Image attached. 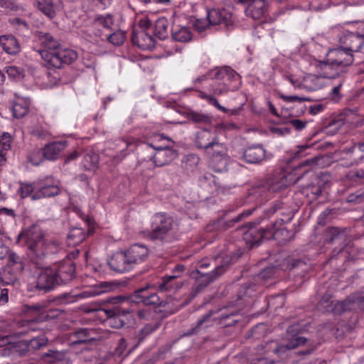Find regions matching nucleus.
I'll return each instance as SVG.
<instances>
[{"instance_id": "29", "label": "nucleus", "mask_w": 364, "mask_h": 364, "mask_svg": "<svg viewBox=\"0 0 364 364\" xmlns=\"http://www.w3.org/2000/svg\"><path fill=\"white\" fill-rule=\"evenodd\" d=\"M68 146V141L65 140L56 141L48 143L43 149V156L49 161L56 160L60 153Z\"/></svg>"}, {"instance_id": "8", "label": "nucleus", "mask_w": 364, "mask_h": 364, "mask_svg": "<svg viewBox=\"0 0 364 364\" xmlns=\"http://www.w3.org/2000/svg\"><path fill=\"white\" fill-rule=\"evenodd\" d=\"M146 145L154 151L149 159L153 161L155 166L162 167L168 165L178 157V151L168 146H156L151 143H147Z\"/></svg>"}, {"instance_id": "4", "label": "nucleus", "mask_w": 364, "mask_h": 364, "mask_svg": "<svg viewBox=\"0 0 364 364\" xmlns=\"http://www.w3.org/2000/svg\"><path fill=\"white\" fill-rule=\"evenodd\" d=\"M150 228L149 230L144 232L145 237L151 241L164 242L169 241L173 237L178 224L169 214L159 212L151 217Z\"/></svg>"}, {"instance_id": "40", "label": "nucleus", "mask_w": 364, "mask_h": 364, "mask_svg": "<svg viewBox=\"0 0 364 364\" xmlns=\"http://www.w3.org/2000/svg\"><path fill=\"white\" fill-rule=\"evenodd\" d=\"M200 160V159L197 154H186L181 160V166L186 173H192L198 168Z\"/></svg>"}, {"instance_id": "48", "label": "nucleus", "mask_w": 364, "mask_h": 364, "mask_svg": "<svg viewBox=\"0 0 364 364\" xmlns=\"http://www.w3.org/2000/svg\"><path fill=\"white\" fill-rule=\"evenodd\" d=\"M288 267L291 271H294L295 273L301 274L304 276L309 269V265L302 259H291L288 262Z\"/></svg>"}, {"instance_id": "54", "label": "nucleus", "mask_w": 364, "mask_h": 364, "mask_svg": "<svg viewBox=\"0 0 364 364\" xmlns=\"http://www.w3.org/2000/svg\"><path fill=\"white\" fill-rule=\"evenodd\" d=\"M210 164L213 168L217 172H222L227 168L228 164V156H212L210 157Z\"/></svg>"}, {"instance_id": "3", "label": "nucleus", "mask_w": 364, "mask_h": 364, "mask_svg": "<svg viewBox=\"0 0 364 364\" xmlns=\"http://www.w3.org/2000/svg\"><path fill=\"white\" fill-rule=\"evenodd\" d=\"M18 239L26 245L27 255L31 261L37 267H42L41 262L46 257V237L41 228L33 225L23 230L18 235Z\"/></svg>"}, {"instance_id": "51", "label": "nucleus", "mask_w": 364, "mask_h": 364, "mask_svg": "<svg viewBox=\"0 0 364 364\" xmlns=\"http://www.w3.org/2000/svg\"><path fill=\"white\" fill-rule=\"evenodd\" d=\"M99 157L95 153H87L84 155L82 164L87 171L95 170L97 167Z\"/></svg>"}, {"instance_id": "27", "label": "nucleus", "mask_w": 364, "mask_h": 364, "mask_svg": "<svg viewBox=\"0 0 364 364\" xmlns=\"http://www.w3.org/2000/svg\"><path fill=\"white\" fill-rule=\"evenodd\" d=\"M212 73L215 75V77L217 80H220L224 84L227 85L237 82L238 89L240 88L241 84L240 76L231 68L223 67L218 69H215L210 73L208 75H211Z\"/></svg>"}, {"instance_id": "46", "label": "nucleus", "mask_w": 364, "mask_h": 364, "mask_svg": "<svg viewBox=\"0 0 364 364\" xmlns=\"http://www.w3.org/2000/svg\"><path fill=\"white\" fill-rule=\"evenodd\" d=\"M87 233L84 230L79 228H72L68 235V242L69 245L75 246L85 240Z\"/></svg>"}, {"instance_id": "7", "label": "nucleus", "mask_w": 364, "mask_h": 364, "mask_svg": "<svg viewBox=\"0 0 364 364\" xmlns=\"http://www.w3.org/2000/svg\"><path fill=\"white\" fill-rule=\"evenodd\" d=\"M303 330V325L299 323H294L287 328V335L289 336V341L285 344L278 345L277 343L270 341L269 345L275 346L271 349L269 347L267 351L272 350L275 354H280L286 352L287 350L294 349L300 346L304 345L306 342L304 337L298 336L297 335Z\"/></svg>"}, {"instance_id": "31", "label": "nucleus", "mask_w": 364, "mask_h": 364, "mask_svg": "<svg viewBox=\"0 0 364 364\" xmlns=\"http://www.w3.org/2000/svg\"><path fill=\"white\" fill-rule=\"evenodd\" d=\"M266 157V150L261 145L247 147L243 152L242 158L248 164H257Z\"/></svg>"}, {"instance_id": "30", "label": "nucleus", "mask_w": 364, "mask_h": 364, "mask_svg": "<svg viewBox=\"0 0 364 364\" xmlns=\"http://www.w3.org/2000/svg\"><path fill=\"white\" fill-rule=\"evenodd\" d=\"M132 41L142 50L152 49L156 44L154 38L145 31H133Z\"/></svg>"}, {"instance_id": "55", "label": "nucleus", "mask_w": 364, "mask_h": 364, "mask_svg": "<svg viewBox=\"0 0 364 364\" xmlns=\"http://www.w3.org/2000/svg\"><path fill=\"white\" fill-rule=\"evenodd\" d=\"M16 217L15 210L7 208H0V223L6 224L15 221Z\"/></svg>"}, {"instance_id": "6", "label": "nucleus", "mask_w": 364, "mask_h": 364, "mask_svg": "<svg viewBox=\"0 0 364 364\" xmlns=\"http://www.w3.org/2000/svg\"><path fill=\"white\" fill-rule=\"evenodd\" d=\"M38 53L47 65L54 68H61L65 65H70L78 57L77 53L75 50L62 47L55 52L38 50Z\"/></svg>"}, {"instance_id": "23", "label": "nucleus", "mask_w": 364, "mask_h": 364, "mask_svg": "<svg viewBox=\"0 0 364 364\" xmlns=\"http://www.w3.org/2000/svg\"><path fill=\"white\" fill-rule=\"evenodd\" d=\"M283 223L276 220L272 227L271 230V239L277 240V242L282 245L294 239L295 236V231L293 230H287L286 228H280Z\"/></svg>"}, {"instance_id": "60", "label": "nucleus", "mask_w": 364, "mask_h": 364, "mask_svg": "<svg viewBox=\"0 0 364 364\" xmlns=\"http://www.w3.org/2000/svg\"><path fill=\"white\" fill-rule=\"evenodd\" d=\"M285 303V296L283 294H277L271 296L268 301V306L269 308L277 309L282 307Z\"/></svg>"}, {"instance_id": "15", "label": "nucleus", "mask_w": 364, "mask_h": 364, "mask_svg": "<svg viewBox=\"0 0 364 364\" xmlns=\"http://www.w3.org/2000/svg\"><path fill=\"white\" fill-rule=\"evenodd\" d=\"M52 267L59 285L67 284L75 277V265L70 260L61 262Z\"/></svg>"}, {"instance_id": "36", "label": "nucleus", "mask_w": 364, "mask_h": 364, "mask_svg": "<svg viewBox=\"0 0 364 364\" xmlns=\"http://www.w3.org/2000/svg\"><path fill=\"white\" fill-rule=\"evenodd\" d=\"M0 45L6 53L11 55H16L21 51L20 43L13 36H0Z\"/></svg>"}, {"instance_id": "53", "label": "nucleus", "mask_w": 364, "mask_h": 364, "mask_svg": "<svg viewBox=\"0 0 364 364\" xmlns=\"http://www.w3.org/2000/svg\"><path fill=\"white\" fill-rule=\"evenodd\" d=\"M274 267H267L262 269L259 274L255 275L252 279L258 286L264 285L267 279L271 278L274 274Z\"/></svg>"}, {"instance_id": "17", "label": "nucleus", "mask_w": 364, "mask_h": 364, "mask_svg": "<svg viewBox=\"0 0 364 364\" xmlns=\"http://www.w3.org/2000/svg\"><path fill=\"white\" fill-rule=\"evenodd\" d=\"M362 301H364V294H355L342 301H331L325 308L327 311H331L334 314H341L344 311L350 310L354 303Z\"/></svg>"}, {"instance_id": "41", "label": "nucleus", "mask_w": 364, "mask_h": 364, "mask_svg": "<svg viewBox=\"0 0 364 364\" xmlns=\"http://www.w3.org/2000/svg\"><path fill=\"white\" fill-rule=\"evenodd\" d=\"M187 119L192 123L200 125H209L212 123V116L196 111H188L186 113Z\"/></svg>"}, {"instance_id": "63", "label": "nucleus", "mask_w": 364, "mask_h": 364, "mask_svg": "<svg viewBox=\"0 0 364 364\" xmlns=\"http://www.w3.org/2000/svg\"><path fill=\"white\" fill-rule=\"evenodd\" d=\"M60 249V244L58 241L46 237V255L48 254H55L58 252Z\"/></svg>"}, {"instance_id": "59", "label": "nucleus", "mask_w": 364, "mask_h": 364, "mask_svg": "<svg viewBox=\"0 0 364 364\" xmlns=\"http://www.w3.org/2000/svg\"><path fill=\"white\" fill-rule=\"evenodd\" d=\"M364 201V191L358 190L354 193H351L346 197V202L350 204H360Z\"/></svg>"}, {"instance_id": "64", "label": "nucleus", "mask_w": 364, "mask_h": 364, "mask_svg": "<svg viewBox=\"0 0 364 364\" xmlns=\"http://www.w3.org/2000/svg\"><path fill=\"white\" fill-rule=\"evenodd\" d=\"M200 97L203 99L206 100L209 104L213 105L215 107H216L219 110L222 111L223 112H228V109L225 108V107L221 106L220 105L218 100L215 97H214L213 95L202 93L200 95Z\"/></svg>"}, {"instance_id": "37", "label": "nucleus", "mask_w": 364, "mask_h": 364, "mask_svg": "<svg viewBox=\"0 0 364 364\" xmlns=\"http://www.w3.org/2000/svg\"><path fill=\"white\" fill-rule=\"evenodd\" d=\"M177 279L178 276L165 275L156 288L161 292L178 290L181 287V284Z\"/></svg>"}, {"instance_id": "9", "label": "nucleus", "mask_w": 364, "mask_h": 364, "mask_svg": "<svg viewBox=\"0 0 364 364\" xmlns=\"http://www.w3.org/2000/svg\"><path fill=\"white\" fill-rule=\"evenodd\" d=\"M264 213L270 217L277 214L280 217L277 220L281 223H289L294 218L295 210L289 204V200L285 198L282 200H277L264 210Z\"/></svg>"}, {"instance_id": "34", "label": "nucleus", "mask_w": 364, "mask_h": 364, "mask_svg": "<svg viewBox=\"0 0 364 364\" xmlns=\"http://www.w3.org/2000/svg\"><path fill=\"white\" fill-rule=\"evenodd\" d=\"M38 39L40 45L43 47L41 50L55 52L61 47L59 41L49 33L39 32Z\"/></svg>"}, {"instance_id": "1", "label": "nucleus", "mask_w": 364, "mask_h": 364, "mask_svg": "<svg viewBox=\"0 0 364 364\" xmlns=\"http://www.w3.org/2000/svg\"><path fill=\"white\" fill-rule=\"evenodd\" d=\"M258 284L252 279L245 284L237 294L235 301L217 311L210 310L195 324L183 333L184 336L197 335L214 324L215 320L220 321L234 317L245 307L250 306L257 294H260Z\"/></svg>"}, {"instance_id": "39", "label": "nucleus", "mask_w": 364, "mask_h": 364, "mask_svg": "<svg viewBox=\"0 0 364 364\" xmlns=\"http://www.w3.org/2000/svg\"><path fill=\"white\" fill-rule=\"evenodd\" d=\"M29 110V101L28 99L17 97L11 107L13 116L16 119L25 117Z\"/></svg>"}, {"instance_id": "19", "label": "nucleus", "mask_w": 364, "mask_h": 364, "mask_svg": "<svg viewBox=\"0 0 364 364\" xmlns=\"http://www.w3.org/2000/svg\"><path fill=\"white\" fill-rule=\"evenodd\" d=\"M111 287L112 286L109 283L103 282L101 284L100 288H95L93 289L84 291L83 292L77 295L64 294L59 296V299L61 301L62 303L71 304L75 302L78 298H87L98 296L103 292L109 291L111 289Z\"/></svg>"}, {"instance_id": "52", "label": "nucleus", "mask_w": 364, "mask_h": 364, "mask_svg": "<svg viewBox=\"0 0 364 364\" xmlns=\"http://www.w3.org/2000/svg\"><path fill=\"white\" fill-rule=\"evenodd\" d=\"M48 338L45 336H38L29 341H26L30 353L46 346L48 343Z\"/></svg>"}, {"instance_id": "20", "label": "nucleus", "mask_w": 364, "mask_h": 364, "mask_svg": "<svg viewBox=\"0 0 364 364\" xmlns=\"http://www.w3.org/2000/svg\"><path fill=\"white\" fill-rule=\"evenodd\" d=\"M207 18L208 25H223L229 28L232 26V15L226 9H213L208 11Z\"/></svg>"}, {"instance_id": "49", "label": "nucleus", "mask_w": 364, "mask_h": 364, "mask_svg": "<svg viewBox=\"0 0 364 364\" xmlns=\"http://www.w3.org/2000/svg\"><path fill=\"white\" fill-rule=\"evenodd\" d=\"M12 139L11 135L6 132L0 136V164L6 161V152L11 147Z\"/></svg>"}, {"instance_id": "21", "label": "nucleus", "mask_w": 364, "mask_h": 364, "mask_svg": "<svg viewBox=\"0 0 364 364\" xmlns=\"http://www.w3.org/2000/svg\"><path fill=\"white\" fill-rule=\"evenodd\" d=\"M240 3H247L245 9L247 16L257 20L264 16L267 11V3L265 0H239Z\"/></svg>"}, {"instance_id": "42", "label": "nucleus", "mask_w": 364, "mask_h": 364, "mask_svg": "<svg viewBox=\"0 0 364 364\" xmlns=\"http://www.w3.org/2000/svg\"><path fill=\"white\" fill-rule=\"evenodd\" d=\"M103 311L107 317V322L108 325L112 328H120L125 325L126 322L121 317L120 311H117V312H116L111 310H103Z\"/></svg>"}, {"instance_id": "44", "label": "nucleus", "mask_w": 364, "mask_h": 364, "mask_svg": "<svg viewBox=\"0 0 364 364\" xmlns=\"http://www.w3.org/2000/svg\"><path fill=\"white\" fill-rule=\"evenodd\" d=\"M168 21L165 17L159 18L154 25V35L160 40L168 37Z\"/></svg>"}, {"instance_id": "22", "label": "nucleus", "mask_w": 364, "mask_h": 364, "mask_svg": "<svg viewBox=\"0 0 364 364\" xmlns=\"http://www.w3.org/2000/svg\"><path fill=\"white\" fill-rule=\"evenodd\" d=\"M127 343L124 338H121L114 348L113 351L107 353L105 356V361L107 364H120L127 356Z\"/></svg>"}, {"instance_id": "26", "label": "nucleus", "mask_w": 364, "mask_h": 364, "mask_svg": "<svg viewBox=\"0 0 364 364\" xmlns=\"http://www.w3.org/2000/svg\"><path fill=\"white\" fill-rule=\"evenodd\" d=\"M219 139V136L209 129H204L198 131L196 134L195 144L204 152Z\"/></svg>"}, {"instance_id": "58", "label": "nucleus", "mask_w": 364, "mask_h": 364, "mask_svg": "<svg viewBox=\"0 0 364 364\" xmlns=\"http://www.w3.org/2000/svg\"><path fill=\"white\" fill-rule=\"evenodd\" d=\"M5 72L8 77L12 80H20L24 75L23 70L14 65L6 67Z\"/></svg>"}, {"instance_id": "35", "label": "nucleus", "mask_w": 364, "mask_h": 364, "mask_svg": "<svg viewBox=\"0 0 364 364\" xmlns=\"http://www.w3.org/2000/svg\"><path fill=\"white\" fill-rule=\"evenodd\" d=\"M77 340L76 343H87L98 341L100 338L97 329L92 328H82L76 330L74 333Z\"/></svg>"}, {"instance_id": "33", "label": "nucleus", "mask_w": 364, "mask_h": 364, "mask_svg": "<svg viewBox=\"0 0 364 364\" xmlns=\"http://www.w3.org/2000/svg\"><path fill=\"white\" fill-rule=\"evenodd\" d=\"M38 8L46 16L53 18L63 8V2L62 0H41L38 1Z\"/></svg>"}, {"instance_id": "62", "label": "nucleus", "mask_w": 364, "mask_h": 364, "mask_svg": "<svg viewBox=\"0 0 364 364\" xmlns=\"http://www.w3.org/2000/svg\"><path fill=\"white\" fill-rule=\"evenodd\" d=\"M159 328L158 324L148 323L145 325L139 331L137 337L139 341H143L146 336L152 333Z\"/></svg>"}, {"instance_id": "56", "label": "nucleus", "mask_w": 364, "mask_h": 364, "mask_svg": "<svg viewBox=\"0 0 364 364\" xmlns=\"http://www.w3.org/2000/svg\"><path fill=\"white\" fill-rule=\"evenodd\" d=\"M126 34L122 31H117L106 36V39L114 46H121L125 40Z\"/></svg>"}, {"instance_id": "45", "label": "nucleus", "mask_w": 364, "mask_h": 364, "mask_svg": "<svg viewBox=\"0 0 364 364\" xmlns=\"http://www.w3.org/2000/svg\"><path fill=\"white\" fill-rule=\"evenodd\" d=\"M323 73L321 75H309L304 79V86L310 91H314L321 88L323 85Z\"/></svg>"}, {"instance_id": "2", "label": "nucleus", "mask_w": 364, "mask_h": 364, "mask_svg": "<svg viewBox=\"0 0 364 364\" xmlns=\"http://www.w3.org/2000/svg\"><path fill=\"white\" fill-rule=\"evenodd\" d=\"M323 159V157L315 156L303 161L298 166H309V168L306 169L303 174L298 176L294 171H274L255 182L253 186L255 193H273L283 190L291 184L296 183L309 171L311 168L320 166Z\"/></svg>"}, {"instance_id": "61", "label": "nucleus", "mask_w": 364, "mask_h": 364, "mask_svg": "<svg viewBox=\"0 0 364 364\" xmlns=\"http://www.w3.org/2000/svg\"><path fill=\"white\" fill-rule=\"evenodd\" d=\"M0 280L5 284H14L17 280V276L10 269H5L1 274Z\"/></svg>"}, {"instance_id": "43", "label": "nucleus", "mask_w": 364, "mask_h": 364, "mask_svg": "<svg viewBox=\"0 0 364 364\" xmlns=\"http://www.w3.org/2000/svg\"><path fill=\"white\" fill-rule=\"evenodd\" d=\"M171 36L175 41L181 43H187L192 39V33L190 29L185 26H177L173 28L171 32Z\"/></svg>"}, {"instance_id": "24", "label": "nucleus", "mask_w": 364, "mask_h": 364, "mask_svg": "<svg viewBox=\"0 0 364 364\" xmlns=\"http://www.w3.org/2000/svg\"><path fill=\"white\" fill-rule=\"evenodd\" d=\"M108 265L114 272L120 273L128 272L133 268L125 252H118L114 254L109 259Z\"/></svg>"}, {"instance_id": "25", "label": "nucleus", "mask_w": 364, "mask_h": 364, "mask_svg": "<svg viewBox=\"0 0 364 364\" xmlns=\"http://www.w3.org/2000/svg\"><path fill=\"white\" fill-rule=\"evenodd\" d=\"M323 187V181L314 176L309 183L303 186L301 193L311 202L316 200L321 196Z\"/></svg>"}, {"instance_id": "10", "label": "nucleus", "mask_w": 364, "mask_h": 364, "mask_svg": "<svg viewBox=\"0 0 364 364\" xmlns=\"http://www.w3.org/2000/svg\"><path fill=\"white\" fill-rule=\"evenodd\" d=\"M210 263L207 260H202L198 264L197 273L200 274L198 282L200 287H205L223 274L228 267V260L224 264L218 265L210 272H203V269L208 268Z\"/></svg>"}, {"instance_id": "5", "label": "nucleus", "mask_w": 364, "mask_h": 364, "mask_svg": "<svg viewBox=\"0 0 364 364\" xmlns=\"http://www.w3.org/2000/svg\"><path fill=\"white\" fill-rule=\"evenodd\" d=\"M353 60V55L341 45L337 48L330 49L326 53L325 59L318 61L317 66L323 70L324 77L333 78L336 75L331 74V70H335L336 74L338 75V73L343 72L345 68L350 66Z\"/></svg>"}, {"instance_id": "16", "label": "nucleus", "mask_w": 364, "mask_h": 364, "mask_svg": "<svg viewBox=\"0 0 364 364\" xmlns=\"http://www.w3.org/2000/svg\"><path fill=\"white\" fill-rule=\"evenodd\" d=\"M341 45L352 54L359 52L364 46V40L358 32L345 31L338 36Z\"/></svg>"}, {"instance_id": "50", "label": "nucleus", "mask_w": 364, "mask_h": 364, "mask_svg": "<svg viewBox=\"0 0 364 364\" xmlns=\"http://www.w3.org/2000/svg\"><path fill=\"white\" fill-rule=\"evenodd\" d=\"M26 341H19L9 344V350L19 356H25L30 354Z\"/></svg>"}, {"instance_id": "47", "label": "nucleus", "mask_w": 364, "mask_h": 364, "mask_svg": "<svg viewBox=\"0 0 364 364\" xmlns=\"http://www.w3.org/2000/svg\"><path fill=\"white\" fill-rule=\"evenodd\" d=\"M205 154H207L209 157L212 156H225L228 155V148L226 144L223 142H221L220 138L211 146V147L208 148L205 151Z\"/></svg>"}, {"instance_id": "12", "label": "nucleus", "mask_w": 364, "mask_h": 364, "mask_svg": "<svg viewBox=\"0 0 364 364\" xmlns=\"http://www.w3.org/2000/svg\"><path fill=\"white\" fill-rule=\"evenodd\" d=\"M156 288L155 284H146L145 287L135 290L129 297L130 301L135 303H142L146 306H158L161 303L159 296L155 291H150Z\"/></svg>"}, {"instance_id": "38", "label": "nucleus", "mask_w": 364, "mask_h": 364, "mask_svg": "<svg viewBox=\"0 0 364 364\" xmlns=\"http://www.w3.org/2000/svg\"><path fill=\"white\" fill-rule=\"evenodd\" d=\"M113 24L114 20L112 15H97L94 18L93 27L95 28V31H93V33L96 36L101 37L102 32L99 28H97V27L102 26L105 29L110 30Z\"/></svg>"}, {"instance_id": "18", "label": "nucleus", "mask_w": 364, "mask_h": 364, "mask_svg": "<svg viewBox=\"0 0 364 364\" xmlns=\"http://www.w3.org/2000/svg\"><path fill=\"white\" fill-rule=\"evenodd\" d=\"M58 285H59L58 282L52 267L42 270L36 279V287L39 290L48 291Z\"/></svg>"}, {"instance_id": "14", "label": "nucleus", "mask_w": 364, "mask_h": 364, "mask_svg": "<svg viewBox=\"0 0 364 364\" xmlns=\"http://www.w3.org/2000/svg\"><path fill=\"white\" fill-rule=\"evenodd\" d=\"M269 227L257 228L251 225L243 234V239L251 247L258 246L262 240L271 239Z\"/></svg>"}, {"instance_id": "13", "label": "nucleus", "mask_w": 364, "mask_h": 364, "mask_svg": "<svg viewBox=\"0 0 364 364\" xmlns=\"http://www.w3.org/2000/svg\"><path fill=\"white\" fill-rule=\"evenodd\" d=\"M348 233L346 228L338 227L328 228L325 232V242L328 244L337 245L333 252L340 253L347 243Z\"/></svg>"}, {"instance_id": "11", "label": "nucleus", "mask_w": 364, "mask_h": 364, "mask_svg": "<svg viewBox=\"0 0 364 364\" xmlns=\"http://www.w3.org/2000/svg\"><path fill=\"white\" fill-rule=\"evenodd\" d=\"M36 191L32 195L34 200L41 198L53 197L58 195L60 189L58 181H54L51 177H46L44 179L38 180L34 183Z\"/></svg>"}, {"instance_id": "32", "label": "nucleus", "mask_w": 364, "mask_h": 364, "mask_svg": "<svg viewBox=\"0 0 364 364\" xmlns=\"http://www.w3.org/2000/svg\"><path fill=\"white\" fill-rule=\"evenodd\" d=\"M212 81L208 84L210 92L215 95H223L229 92H234L238 90V83L224 84L220 80L215 77L213 73L209 75Z\"/></svg>"}, {"instance_id": "28", "label": "nucleus", "mask_w": 364, "mask_h": 364, "mask_svg": "<svg viewBox=\"0 0 364 364\" xmlns=\"http://www.w3.org/2000/svg\"><path fill=\"white\" fill-rule=\"evenodd\" d=\"M124 252L129 259V261H130L132 267H134L135 264L144 262L149 255V251L146 247L139 244L132 245Z\"/></svg>"}, {"instance_id": "57", "label": "nucleus", "mask_w": 364, "mask_h": 364, "mask_svg": "<svg viewBox=\"0 0 364 364\" xmlns=\"http://www.w3.org/2000/svg\"><path fill=\"white\" fill-rule=\"evenodd\" d=\"M43 357L50 358V360H48L50 363L63 361L65 359L66 352L63 350L59 351L55 350H49L43 355Z\"/></svg>"}]
</instances>
